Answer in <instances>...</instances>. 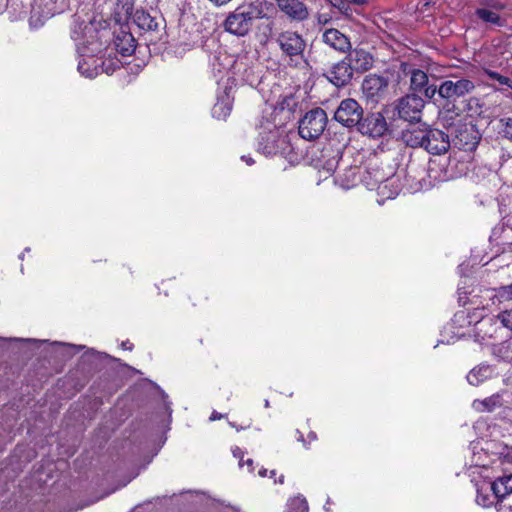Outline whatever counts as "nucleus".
Segmentation results:
<instances>
[{
  "label": "nucleus",
  "instance_id": "nucleus-1",
  "mask_svg": "<svg viewBox=\"0 0 512 512\" xmlns=\"http://www.w3.org/2000/svg\"><path fill=\"white\" fill-rule=\"evenodd\" d=\"M264 17L265 14L260 4L245 3L227 15L223 26L226 32L237 37H245L252 30L254 21Z\"/></svg>",
  "mask_w": 512,
  "mask_h": 512
},
{
  "label": "nucleus",
  "instance_id": "nucleus-2",
  "mask_svg": "<svg viewBox=\"0 0 512 512\" xmlns=\"http://www.w3.org/2000/svg\"><path fill=\"white\" fill-rule=\"evenodd\" d=\"M71 38L75 42L77 52L80 57L93 56L102 52L106 41H102L103 36L92 22H75L71 31Z\"/></svg>",
  "mask_w": 512,
  "mask_h": 512
},
{
  "label": "nucleus",
  "instance_id": "nucleus-3",
  "mask_svg": "<svg viewBox=\"0 0 512 512\" xmlns=\"http://www.w3.org/2000/svg\"><path fill=\"white\" fill-rule=\"evenodd\" d=\"M480 318V308H475L473 311L464 309L457 311L451 322L444 327L443 338L440 342L450 344L466 336L471 337L475 322Z\"/></svg>",
  "mask_w": 512,
  "mask_h": 512
},
{
  "label": "nucleus",
  "instance_id": "nucleus-4",
  "mask_svg": "<svg viewBox=\"0 0 512 512\" xmlns=\"http://www.w3.org/2000/svg\"><path fill=\"white\" fill-rule=\"evenodd\" d=\"M476 503L484 508L496 506L500 494L512 489V474L504 475L491 482L486 479L476 482Z\"/></svg>",
  "mask_w": 512,
  "mask_h": 512
},
{
  "label": "nucleus",
  "instance_id": "nucleus-5",
  "mask_svg": "<svg viewBox=\"0 0 512 512\" xmlns=\"http://www.w3.org/2000/svg\"><path fill=\"white\" fill-rule=\"evenodd\" d=\"M263 131L260 132V140L258 143V151L266 156L286 154L289 147L284 130L267 123L263 126Z\"/></svg>",
  "mask_w": 512,
  "mask_h": 512
},
{
  "label": "nucleus",
  "instance_id": "nucleus-6",
  "mask_svg": "<svg viewBox=\"0 0 512 512\" xmlns=\"http://www.w3.org/2000/svg\"><path fill=\"white\" fill-rule=\"evenodd\" d=\"M327 121V115L323 109H312L300 120L299 135L306 140L317 139L324 132Z\"/></svg>",
  "mask_w": 512,
  "mask_h": 512
},
{
  "label": "nucleus",
  "instance_id": "nucleus-7",
  "mask_svg": "<svg viewBox=\"0 0 512 512\" xmlns=\"http://www.w3.org/2000/svg\"><path fill=\"white\" fill-rule=\"evenodd\" d=\"M275 41L283 55L293 60L294 57L302 56L306 48V41L296 31L285 30L280 32Z\"/></svg>",
  "mask_w": 512,
  "mask_h": 512
},
{
  "label": "nucleus",
  "instance_id": "nucleus-8",
  "mask_svg": "<svg viewBox=\"0 0 512 512\" xmlns=\"http://www.w3.org/2000/svg\"><path fill=\"white\" fill-rule=\"evenodd\" d=\"M411 181L414 180L411 176L406 180V184L402 182V171L397 172L395 174L389 173V175L385 178V181L378 186L377 195L378 199L376 200L378 204H383L387 199H394L404 186H409L410 189H414V186Z\"/></svg>",
  "mask_w": 512,
  "mask_h": 512
},
{
  "label": "nucleus",
  "instance_id": "nucleus-9",
  "mask_svg": "<svg viewBox=\"0 0 512 512\" xmlns=\"http://www.w3.org/2000/svg\"><path fill=\"white\" fill-rule=\"evenodd\" d=\"M334 118L343 126H358L363 118V109L356 100L351 98L344 99L335 111Z\"/></svg>",
  "mask_w": 512,
  "mask_h": 512
},
{
  "label": "nucleus",
  "instance_id": "nucleus-10",
  "mask_svg": "<svg viewBox=\"0 0 512 512\" xmlns=\"http://www.w3.org/2000/svg\"><path fill=\"white\" fill-rule=\"evenodd\" d=\"M480 311L481 318L475 322L471 337L475 342L482 344L497 337L500 325L498 324V319L495 318V316L484 315V308H480Z\"/></svg>",
  "mask_w": 512,
  "mask_h": 512
},
{
  "label": "nucleus",
  "instance_id": "nucleus-11",
  "mask_svg": "<svg viewBox=\"0 0 512 512\" xmlns=\"http://www.w3.org/2000/svg\"><path fill=\"white\" fill-rule=\"evenodd\" d=\"M424 100L416 94H408L399 99L397 111L400 118L409 122H419L421 120Z\"/></svg>",
  "mask_w": 512,
  "mask_h": 512
},
{
  "label": "nucleus",
  "instance_id": "nucleus-12",
  "mask_svg": "<svg viewBox=\"0 0 512 512\" xmlns=\"http://www.w3.org/2000/svg\"><path fill=\"white\" fill-rule=\"evenodd\" d=\"M474 88V83L469 79H450L445 80L440 84L438 87V94L444 99L455 100L471 93Z\"/></svg>",
  "mask_w": 512,
  "mask_h": 512
},
{
  "label": "nucleus",
  "instance_id": "nucleus-13",
  "mask_svg": "<svg viewBox=\"0 0 512 512\" xmlns=\"http://www.w3.org/2000/svg\"><path fill=\"white\" fill-rule=\"evenodd\" d=\"M340 158V148L328 143L320 151V155L317 156L315 165L320 172L332 175L338 166Z\"/></svg>",
  "mask_w": 512,
  "mask_h": 512
},
{
  "label": "nucleus",
  "instance_id": "nucleus-14",
  "mask_svg": "<svg viewBox=\"0 0 512 512\" xmlns=\"http://www.w3.org/2000/svg\"><path fill=\"white\" fill-rule=\"evenodd\" d=\"M340 158V148L328 143L320 151V155L317 156L315 165L320 172L332 175L338 166Z\"/></svg>",
  "mask_w": 512,
  "mask_h": 512
},
{
  "label": "nucleus",
  "instance_id": "nucleus-15",
  "mask_svg": "<svg viewBox=\"0 0 512 512\" xmlns=\"http://www.w3.org/2000/svg\"><path fill=\"white\" fill-rule=\"evenodd\" d=\"M387 129V122L381 113L368 115L358 124V131L372 138L383 136Z\"/></svg>",
  "mask_w": 512,
  "mask_h": 512
},
{
  "label": "nucleus",
  "instance_id": "nucleus-16",
  "mask_svg": "<svg viewBox=\"0 0 512 512\" xmlns=\"http://www.w3.org/2000/svg\"><path fill=\"white\" fill-rule=\"evenodd\" d=\"M450 147L449 136L442 130L431 128L422 148L433 155H441Z\"/></svg>",
  "mask_w": 512,
  "mask_h": 512
},
{
  "label": "nucleus",
  "instance_id": "nucleus-17",
  "mask_svg": "<svg viewBox=\"0 0 512 512\" xmlns=\"http://www.w3.org/2000/svg\"><path fill=\"white\" fill-rule=\"evenodd\" d=\"M279 10L290 20L305 21L309 17L308 7L300 0H275Z\"/></svg>",
  "mask_w": 512,
  "mask_h": 512
},
{
  "label": "nucleus",
  "instance_id": "nucleus-18",
  "mask_svg": "<svg viewBox=\"0 0 512 512\" xmlns=\"http://www.w3.org/2000/svg\"><path fill=\"white\" fill-rule=\"evenodd\" d=\"M353 73L351 64L343 59L331 67L326 77L336 87H343L351 81Z\"/></svg>",
  "mask_w": 512,
  "mask_h": 512
},
{
  "label": "nucleus",
  "instance_id": "nucleus-19",
  "mask_svg": "<svg viewBox=\"0 0 512 512\" xmlns=\"http://www.w3.org/2000/svg\"><path fill=\"white\" fill-rule=\"evenodd\" d=\"M486 4L488 7L476 9V16L487 24L497 27L503 26L505 24V20L500 17L497 11L503 10L505 5L496 0H490Z\"/></svg>",
  "mask_w": 512,
  "mask_h": 512
},
{
  "label": "nucleus",
  "instance_id": "nucleus-20",
  "mask_svg": "<svg viewBox=\"0 0 512 512\" xmlns=\"http://www.w3.org/2000/svg\"><path fill=\"white\" fill-rule=\"evenodd\" d=\"M322 41L330 48L339 52H346L351 47L349 38L334 28L326 29L323 32Z\"/></svg>",
  "mask_w": 512,
  "mask_h": 512
},
{
  "label": "nucleus",
  "instance_id": "nucleus-21",
  "mask_svg": "<svg viewBox=\"0 0 512 512\" xmlns=\"http://www.w3.org/2000/svg\"><path fill=\"white\" fill-rule=\"evenodd\" d=\"M430 129L431 127L426 124H422L417 127H410L402 131L401 138L407 146L413 148L423 147Z\"/></svg>",
  "mask_w": 512,
  "mask_h": 512
},
{
  "label": "nucleus",
  "instance_id": "nucleus-22",
  "mask_svg": "<svg viewBox=\"0 0 512 512\" xmlns=\"http://www.w3.org/2000/svg\"><path fill=\"white\" fill-rule=\"evenodd\" d=\"M231 88L225 87L223 93L217 97V102L212 108V116L218 120H225L231 113L233 96Z\"/></svg>",
  "mask_w": 512,
  "mask_h": 512
},
{
  "label": "nucleus",
  "instance_id": "nucleus-23",
  "mask_svg": "<svg viewBox=\"0 0 512 512\" xmlns=\"http://www.w3.org/2000/svg\"><path fill=\"white\" fill-rule=\"evenodd\" d=\"M353 68V71L364 72L373 66V57L363 49H354L345 58Z\"/></svg>",
  "mask_w": 512,
  "mask_h": 512
},
{
  "label": "nucleus",
  "instance_id": "nucleus-24",
  "mask_svg": "<svg viewBox=\"0 0 512 512\" xmlns=\"http://www.w3.org/2000/svg\"><path fill=\"white\" fill-rule=\"evenodd\" d=\"M388 175L389 173H385L382 167L369 166L362 173L361 181L369 190L377 191L379 184L383 183Z\"/></svg>",
  "mask_w": 512,
  "mask_h": 512
},
{
  "label": "nucleus",
  "instance_id": "nucleus-25",
  "mask_svg": "<svg viewBox=\"0 0 512 512\" xmlns=\"http://www.w3.org/2000/svg\"><path fill=\"white\" fill-rule=\"evenodd\" d=\"M495 374V369L493 366L487 363H481L475 366L473 369L469 371L466 378L470 385L478 386L483 382L491 379Z\"/></svg>",
  "mask_w": 512,
  "mask_h": 512
},
{
  "label": "nucleus",
  "instance_id": "nucleus-26",
  "mask_svg": "<svg viewBox=\"0 0 512 512\" xmlns=\"http://www.w3.org/2000/svg\"><path fill=\"white\" fill-rule=\"evenodd\" d=\"M427 176L429 178L428 183L424 181V183H420V188H429L436 183L444 182L449 180V175L447 171L444 169V167L437 163L436 161H430L428 168H427Z\"/></svg>",
  "mask_w": 512,
  "mask_h": 512
},
{
  "label": "nucleus",
  "instance_id": "nucleus-27",
  "mask_svg": "<svg viewBox=\"0 0 512 512\" xmlns=\"http://www.w3.org/2000/svg\"><path fill=\"white\" fill-rule=\"evenodd\" d=\"M77 69L79 73L86 78H94L100 74L99 58L96 55L80 57Z\"/></svg>",
  "mask_w": 512,
  "mask_h": 512
},
{
  "label": "nucleus",
  "instance_id": "nucleus-28",
  "mask_svg": "<svg viewBox=\"0 0 512 512\" xmlns=\"http://www.w3.org/2000/svg\"><path fill=\"white\" fill-rule=\"evenodd\" d=\"M113 46L116 52L122 56L131 55L135 50V40L130 33L121 32L116 35L113 41Z\"/></svg>",
  "mask_w": 512,
  "mask_h": 512
},
{
  "label": "nucleus",
  "instance_id": "nucleus-29",
  "mask_svg": "<svg viewBox=\"0 0 512 512\" xmlns=\"http://www.w3.org/2000/svg\"><path fill=\"white\" fill-rule=\"evenodd\" d=\"M362 173L360 168L357 166H350L345 169L342 173L338 174L336 182L344 189H350L354 187L358 180H361Z\"/></svg>",
  "mask_w": 512,
  "mask_h": 512
},
{
  "label": "nucleus",
  "instance_id": "nucleus-30",
  "mask_svg": "<svg viewBox=\"0 0 512 512\" xmlns=\"http://www.w3.org/2000/svg\"><path fill=\"white\" fill-rule=\"evenodd\" d=\"M41 14L44 18H50L56 14H60L67 8L66 0H39Z\"/></svg>",
  "mask_w": 512,
  "mask_h": 512
},
{
  "label": "nucleus",
  "instance_id": "nucleus-31",
  "mask_svg": "<svg viewBox=\"0 0 512 512\" xmlns=\"http://www.w3.org/2000/svg\"><path fill=\"white\" fill-rule=\"evenodd\" d=\"M503 405L502 395L493 394L483 400H474L472 407L478 412H492Z\"/></svg>",
  "mask_w": 512,
  "mask_h": 512
},
{
  "label": "nucleus",
  "instance_id": "nucleus-32",
  "mask_svg": "<svg viewBox=\"0 0 512 512\" xmlns=\"http://www.w3.org/2000/svg\"><path fill=\"white\" fill-rule=\"evenodd\" d=\"M133 22L142 30L154 31L158 27V23L154 17H152L144 9H137L132 17Z\"/></svg>",
  "mask_w": 512,
  "mask_h": 512
},
{
  "label": "nucleus",
  "instance_id": "nucleus-33",
  "mask_svg": "<svg viewBox=\"0 0 512 512\" xmlns=\"http://www.w3.org/2000/svg\"><path fill=\"white\" fill-rule=\"evenodd\" d=\"M428 84V75L420 69L410 71V87L414 91H422Z\"/></svg>",
  "mask_w": 512,
  "mask_h": 512
},
{
  "label": "nucleus",
  "instance_id": "nucleus-34",
  "mask_svg": "<svg viewBox=\"0 0 512 512\" xmlns=\"http://www.w3.org/2000/svg\"><path fill=\"white\" fill-rule=\"evenodd\" d=\"M493 354L503 361H512V338L493 347Z\"/></svg>",
  "mask_w": 512,
  "mask_h": 512
},
{
  "label": "nucleus",
  "instance_id": "nucleus-35",
  "mask_svg": "<svg viewBox=\"0 0 512 512\" xmlns=\"http://www.w3.org/2000/svg\"><path fill=\"white\" fill-rule=\"evenodd\" d=\"M308 510L307 500L301 495L291 498L287 502V512H308Z\"/></svg>",
  "mask_w": 512,
  "mask_h": 512
},
{
  "label": "nucleus",
  "instance_id": "nucleus-36",
  "mask_svg": "<svg viewBox=\"0 0 512 512\" xmlns=\"http://www.w3.org/2000/svg\"><path fill=\"white\" fill-rule=\"evenodd\" d=\"M496 509L498 512H512V489L500 494Z\"/></svg>",
  "mask_w": 512,
  "mask_h": 512
},
{
  "label": "nucleus",
  "instance_id": "nucleus-37",
  "mask_svg": "<svg viewBox=\"0 0 512 512\" xmlns=\"http://www.w3.org/2000/svg\"><path fill=\"white\" fill-rule=\"evenodd\" d=\"M495 318L498 319L499 325L512 331V308L504 309Z\"/></svg>",
  "mask_w": 512,
  "mask_h": 512
},
{
  "label": "nucleus",
  "instance_id": "nucleus-38",
  "mask_svg": "<svg viewBox=\"0 0 512 512\" xmlns=\"http://www.w3.org/2000/svg\"><path fill=\"white\" fill-rule=\"evenodd\" d=\"M500 130L499 133L506 139L512 141V118L505 117L499 120Z\"/></svg>",
  "mask_w": 512,
  "mask_h": 512
},
{
  "label": "nucleus",
  "instance_id": "nucleus-39",
  "mask_svg": "<svg viewBox=\"0 0 512 512\" xmlns=\"http://www.w3.org/2000/svg\"><path fill=\"white\" fill-rule=\"evenodd\" d=\"M117 5L122 14L126 17L132 18L134 15V1L133 0H117Z\"/></svg>",
  "mask_w": 512,
  "mask_h": 512
},
{
  "label": "nucleus",
  "instance_id": "nucleus-40",
  "mask_svg": "<svg viewBox=\"0 0 512 512\" xmlns=\"http://www.w3.org/2000/svg\"><path fill=\"white\" fill-rule=\"evenodd\" d=\"M495 297H497L500 301H510L512 300V284L501 286L495 290Z\"/></svg>",
  "mask_w": 512,
  "mask_h": 512
},
{
  "label": "nucleus",
  "instance_id": "nucleus-41",
  "mask_svg": "<svg viewBox=\"0 0 512 512\" xmlns=\"http://www.w3.org/2000/svg\"><path fill=\"white\" fill-rule=\"evenodd\" d=\"M485 74L490 78L496 80L499 84L508 86L512 89V80L506 76L499 74L498 72L492 70H485Z\"/></svg>",
  "mask_w": 512,
  "mask_h": 512
},
{
  "label": "nucleus",
  "instance_id": "nucleus-42",
  "mask_svg": "<svg viewBox=\"0 0 512 512\" xmlns=\"http://www.w3.org/2000/svg\"><path fill=\"white\" fill-rule=\"evenodd\" d=\"M119 64V60H109L108 64H106L105 61H102L100 65V73L105 72L106 74H111L116 70V68H119Z\"/></svg>",
  "mask_w": 512,
  "mask_h": 512
},
{
  "label": "nucleus",
  "instance_id": "nucleus-43",
  "mask_svg": "<svg viewBox=\"0 0 512 512\" xmlns=\"http://www.w3.org/2000/svg\"><path fill=\"white\" fill-rule=\"evenodd\" d=\"M232 454L235 458L239 459V466H243V457L245 452L238 446L232 448Z\"/></svg>",
  "mask_w": 512,
  "mask_h": 512
},
{
  "label": "nucleus",
  "instance_id": "nucleus-44",
  "mask_svg": "<svg viewBox=\"0 0 512 512\" xmlns=\"http://www.w3.org/2000/svg\"><path fill=\"white\" fill-rule=\"evenodd\" d=\"M424 94L428 98H432L436 92H438V88L436 86H425L423 88Z\"/></svg>",
  "mask_w": 512,
  "mask_h": 512
},
{
  "label": "nucleus",
  "instance_id": "nucleus-45",
  "mask_svg": "<svg viewBox=\"0 0 512 512\" xmlns=\"http://www.w3.org/2000/svg\"><path fill=\"white\" fill-rule=\"evenodd\" d=\"M470 292L465 289V287H459L458 288V295H459V301L463 304H466V295H468Z\"/></svg>",
  "mask_w": 512,
  "mask_h": 512
},
{
  "label": "nucleus",
  "instance_id": "nucleus-46",
  "mask_svg": "<svg viewBox=\"0 0 512 512\" xmlns=\"http://www.w3.org/2000/svg\"><path fill=\"white\" fill-rule=\"evenodd\" d=\"M222 418H224V415L221 413H218L217 411H213L209 417L210 421H216V420H220Z\"/></svg>",
  "mask_w": 512,
  "mask_h": 512
},
{
  "label": "nucleus",
  "instance_id": "nucleus-47",
  "mask_svg": "<svg viewBox=\"0 0 512 512\" xmlns=\"http://www.w3.org/2000/svg\"><path fill=\"white\" fill-rule=\"evenodd\" d=\"M55 344H58V345H62V346H66L70 349H73L75 350L76 352L80 351L81 349H83L84 347L83 346H76V345H71V344H66V343H58V342H55Z\"/></svg>",
  "mask_w": 512,
  "mask_h": 512
},
{
  "label": "nucleus",
  "instance_id": "nucleus-48",
  "mask_svg": "<svg viewBox=\"0 0 512 512\" xmlns=\"http://www.w3.org/2000/svg\"><path fill=\"white\" fill-rule=\"evenodd\" d=\"M209 1L212 2L216 6H223L227 3H229L231 0H209Z\"/></svg>",
  "mask_w": 512,
  "mask_h": 512
},
{
  "label": "nucleus",
  "instance_id": "nucleus-49",
  "mask_svg": "<svg viewBox=\"0 0 512 512\" xmlns=\"http://www.w3.org/2000/svg\"><path fill=\"white\" fill-rule=\"evenodd\" d=\"M297 433H298L297 440H298V441H300V442H302V443H303V445H304V447H305L306 449H308L309 447H308V445H307V443H306V441H305V439H304V437H303V434H302L301 432H299V431H297Z\"/></svg>",
  "mask_w": 512,
  "mask_h": 512
},
{
  "label": "nucleus",
  "instance_id": "nucleus-50",
  "mask_svg": "<svg viewBox=\"0 0 512 512\" xmlns=\"http://www.w3.org/2000/svg\"><path fill=\"white\" fill-rule=\"evenodd\" d=\"M121 347H122V349H125V350H132V344L129 341H123L121 343Z\"/></svg>",
  "mask_w": 512,
  "mask_h": 512
},
{
  "label": "nucleus",
  "instance_id": "nucleus-51",
  "mask_svg": "<svg viewBox=\"0 0 512 512\" xmlns=\"http://www.w3.org/2000/svg\"><path fill=\"white\" fill-rule=\"evenodd\" d=\"M466 268H467V265H465V264H461V265L458 267L459 274H460L461 276H465Z\"/></svg>",
  "mask_w": 512,
  "mask_h": 512
},
{
  "label": "nucleus",
  "instance_id": "nucleus-52",
  "mask_svg": "<svg viewBox=\"0 0 512 512\" xmlns=\"http://www.w3.org/2000/svg\"><path fill=\"white\" fill-rule=\"evenodd\" d=\"M242 160L247 163V165L254 164V160L250 156H242Z\"/></svg>",
  "mask_w": 512,
  "mask_h": 512
},
{
  "label": "nucleus",
  "instance_id": "nucleus-53",
  "mask_svg": "<svg viewBox=\"0 0 512 512\" xmlns=\"http://www.w3.org/2000/svg\"><path fill=\"white\" fill-rule=\"evenodd\" d=\"M308 438H309L310 441H315L317 439L316 433L315 432H310L308 434Z\"/></svg>",
  "mask_w": 512,
  "mask_h": 512
},
{
  "label": "nucleus",
  "instance_id": "nucleus-54",
  "mask_svg": "<svg viewBox=\"0 0 512 512\" xmlns=\"http://www.w3.org/2000/svg\"><path fill=\"white\" fill-rule=\"evenodd\" d=\"M246 464H247V466L249 468V471H252L253 470V460L252 459H247Z\"/></svg>",
  "mask_w": 512,
  "mask_h": 512
},
{
  "label": "nucleus",
  "instance_id": "nucleus-55",
  "mask_svg": "<svg viewBox=\"0 0 512 512\" xmlns=\"http://www.w3.org/2000/svg\"><path fill=\"white\" fill-rule=\"evenodd\" d=\"M465 145H467L468 149H470L476 145V142L475 141H471V142L465 141Z\"/></svg>",
  "mask_w": 512,
  "mask_h": 512
},
{
  "label": "nucleus",
  "instance_id": "nucleus-56",
  "mask_svg": "<svg viewBox=\"0 0 512 512\" xmlns=\"http://www.w3.org/2000/svg\"><path fill=\"white\" fill-rule=\"evenodd\" d=\"M475 470H480L481 472H487L489 469L485 466H482V467H475Z\"/></svg>",
  "mask_w": 512,
  "mask_h": 512
},
{
  "label": "nucleus",
  "instance_id": "nucleus-57",
  "mask_svg": "<svg viewBox=\"0 0 512 512\" xmlns=\"http://www.w3.org/2000/svg\"><path fill=\"white\" fill-rule=\"evenodd\" d=\"M259 475H260L261 477H265V476L267 475V470H266V469H261V470L259 471Z\"/></svg>",
  "mask_w": 512,
  "mask_h": 512
},
{
  "label": "nucleus",
  "instance_id": "nucleus-58",
  "mask_svg": "<svg viewBox=\"0 0 512 512\" xmlns=\"http://www.w3.org/2000/svg\"><path fill=\"white\" fill-rule=\"evenodd\" d=\"M347 2L355 3V4H362L363 0H346Z\"/></svg>",
  "mask_w": 512,
  "mask_h": 512
},
{
  "label": "nucleus",
  "instance_id": "nucleus-59",
  "mask_svg": "<svg viewBox=\"0 0 512 512\" xmlns=\"http://www.w3.org/2000/svg\"><path fill=\"white\" fill-rule=\"evenodd\" d=\"M20 341H27V342H39L38 340L36 339H31V338H28V339H19Z\"/></svg>",
  "mask_w": 512,
  "mask_h": 512
},
{
  "label": "nucleus",
  "instance_id": "nucleus-60",
  "mask_svg": "<svg viewBox=\"0 0 512 512\" xmlns=\"http://www.w3.org/2000/svg\"><path fill=\"white\" fill-rule=\"evenodd\" d=\"M165 405H166L167 410H169V414H171L172 410L170 408V402H165Z\"/></svg>",
  "mask_w": 512,
  "mask_h": 512
},
{
  "label": "nucleus",
  "instance_id": "nucleus-61",
  "mask_svg": "<svg viewBox=\"0 0 512 512\" xmlns=\"http://www.w3.org/2000/svg\"><path fill=\"white\" fill-rule=\"evenodd\" d=\"M277 482L282 484L284 482V475H280V477H279Z\"/></svg>",
  "mask_w": 512,
  "mask_h": 512
},
{
  "label": "nucleus",
  "instance_id": "nucleus-62",
  "mask_svg": "<svg viewBox=\"0 0 512 512\" xmlns=\"http://www.w3.org/2000/svg\"><path fill=\"white\" fill-rule=\"evenodd\" d=\"M244 80L247 81V82H250V83H252V81H253L252 79H250L249 75L245 76Z\"/></svg>",
  "mask_w": 512,
  "mask_h": 512
},
{
  "label": "nucleus",
  "instance_id": "nucleus-63",
  "mask_svg": "<svg viewBox=\"0 0 512 512\" xmlns=\"http://www.w3.org/2000/svg\"><path fill=\"white\" fill-rule=\"evenodd\" d=\"M275 475H276V471L275 470H271L270 471V477L273 478Z\"/></svg>",
  "mask_w": 512,
  "mask_h": 512
},
{
  "label": "nucleus",
  "instance_id": "nucleus-64",
  "mask_svg": "<svg viewBox=\"0 0 512 512\" xmlns=\"http://www.w3.org/2000/svg\"><path fill=\"white\" fill-rule=\"evenodd\" d=\"M371 81H372V79H369V80L367 79V80H365L364 84L368 85Z\"/></svg>",
  "mask_w": 512,
  "mask_h": 512
}]
</instances>
